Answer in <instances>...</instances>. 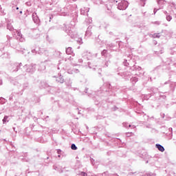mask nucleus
Masks as SVG:
<instances>
[{"label": "nucleus", "mask_w": 176, "mask_h": 176, "mask_svg": "<svg viewBox=\"0 0 176 176\" xmlns=\"http://www.w3.org/2000/svg\"><path fill=\"white\" fill-rule=\"evenodd\" d=\"M71 148L73 150V151H76V149H78V147H76V146L75 144H72L71 146Z\"/></svg>", "instance_id": "f03ea898"}, {"label": "nucleus", "mask_w": 176, "mask_h": 176, "mask_svg": "<svg viewBox=\"0 0 176 176\" xmlns=\"http://www.w3.org/2000/svg\"><path fill=\"white\" fill-rule=\"evenodd\" d=\"M155 146L160 152H164V147H163V146L157 144Z\"/></svg>", "instance_id": "f257e3e1"}, {"label": "nucleus", "mask_w": 176, "mask_h": 176, "mask_svg": "<svg viewBox=\"0 0 176 176\" xmlns=\"http://www.w3.org/2000/svg\"><path fill=\"white\" fill-rule=\"evenodd\" d=\"M171 16H166V20L168 21H171Z\"/></svg>", "instance_id": "7ed1b4c3"}, {"label": "nucleus", "mask_w": 176, "mask_h": 176, "mask_svg": "<svg viewBox=\"0 0 176 176\" xmlns=\"http://www.w3.org/2000/svg\"><path fill=\"white\" fill-rule=\"evenodd\" d=\"M8 118H9V117H8V116H5V117H4V118H3V123L6 122V120H8Z\"/></svg>", "instance_id": "20e7f679"}, {"label": "nucleus", "mask_w": 176, "mask_h": 176, "mask_svg": "<svg viewBox=\"0 0 176 176\" xmlns=\"http://www.w3.org/2000/svg\"><path fill=\"white\" fill-rule=\"evenodd\" d=\"M16 10H19V8H16Z\"/></svg>", "instance_id": "423d86ee"}, {"label": "nucleus", "mask_w": 176, "mask_h": 176, "mask_svg": "<svg viewBox=\"0 0 176 176\" xmlns=\"http://www.w3.org/2000/svg\"><path fill=\"white\" fill-rule=\"evenodd\" d=\"M81 175H82V176H87V173H81Z\"/></svg>", "instance_id": "39448f33"}]
</instances>
